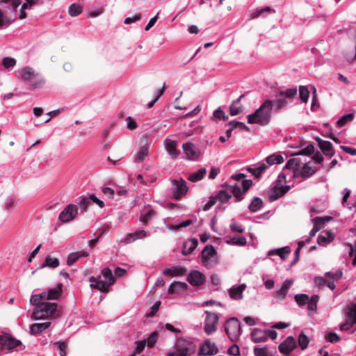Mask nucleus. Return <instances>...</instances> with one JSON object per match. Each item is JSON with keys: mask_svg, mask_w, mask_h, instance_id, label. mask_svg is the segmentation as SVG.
Wrapping results in <instances>:
<instances>
[{"mask_svg": "<svg viewBox=\"0 0 356 356\" xmlns=\"http://www.w3.org/2000/svg\"><path fill=\"white\" fill-rule=\"evenodd\" d=\"M296 95V88L280 90L278 96L281 97L264 100L254 113L248 115V122L249 124H257L261 126L267 125L271 120L272 113H279L287 106L288 101L286 99H293Z\"/></svg>", "mask_w": 356, "mask_h": 356, "instance_id": "1", "label": "nucleus"}, {"mask_svg": "<svg viewBox=\"0 0 356 356\" xmlns=\"http://www.w3.org/2000/svg\"><path fill=\"white\" fill-rule=\"evenodd\" d=\"M31 303L35 306L32 313V319L35 321L48 318L54 315L58 308L56 302L46 301L43 292L40 294L32 295L30 299Z\"/></svg>", "mask_w": 356, "mask_h": 356, "instance_id": "2", "label": "nucleus"}, {"mask_svg": "<svg viewBox=\"0 0 356 356\" xmlns=\"http://www.w3.org/2000/svg\"><path fill=\"white\" fill-rule=\"evenodd\" d=\"M225 330L232 341H237L242 333L241 323L236 318H231L227 320Z\"/></svg>", "mask_w": 356, "mask_h": 356, "instance_id": "3", "label": "nucleus"}, {"mask_svg": "<svg viewBox=\"0 0 356 356\" xmlns=\"http://www.w3.org/2000/svg\"><path fill=\"white\" fill-rule=\"evenodd\" d=\"M277 333L273 330H261L254 328L251 332V339L254 343H261L266 341L268 338L275 339Z\"/></svg>", "mask_w": 356, "mask_h": 356, "instance_id": "4", "label": "nucleus"}, {"mask_svg": "<svg viewBox=\"0 0 356 356\" xmlns=\"http://www.w3.org/2000/svg\"><path fill=\"white\" fill-rule=\"evenodd\" d=\"M202 261L205 266L211 267L218 263L217 252L212 245H207L202 251Z\"/></svg>", "mask_w": 356, "mask_h": 356, "instance_id": "5", "label": "nucleus"}, {"mask_svg": "<svg viewBox=\"0 0 356 356\" xmlns=\"http://www.w3.org/2000/svg\"><path fill=\"white\" fill-rule=\"evenodd\" d=\"M205 314L207 316L204 320V331L207 335H211L217 330L219 317L215 312L205 311Z\"/></svg>", "mask_w": 356, "mask_h": 356, "instance_id": "6", "label": "nucleus"}, {"mask_svg": "<svg viewBox=\"0 0 356 356\" xmlns=\"http://www.w3.org/2000/svg\"><path fill=\"white\" fill-rule=\"evenodd\" d=\"M173 197L179 200L186 195L188 191L186 181L182 178L171 180Z\"/></svg>", "mask_w": 356, "mask_h": 356, "instance_id": "7", "label": "nucleus"}, {"mask_svg": "<svg viewBox=\"0 0 356 356\" xmlns=\"http://www.w3.org/2000/svg\"><path fill=\"white\" fill-rule=\"evenodd\" d=\"M78 215V208L76 204H69L63 209L58 216V220L62 223L74 220Z\"/></svg>", "mask_w": 356, "mask_h": 356, "instance_id": "8", "label": "nucleus"}, {"mask_svg": "<svg viewBox=\"0 0 356 356\" xmlns=\"http://www.w3.org/2000/svg\"><path fill=\"white\" fill-rule=\"evenodd\" d=\"M21 341L13 338L10 334L2 332L0 334L1 349L12 350L21 345Z\"/></svg>", "mask_w": 356, "mask_h": 356, "instance_id": "9", "label": "nucleus"}, {"mask_svg": "<svg viewBox=\"0 0 356 356\" xmlns=\"http://www.w3.org/2000/svg\"><path fill=\"white\" fill-rule=\"evenodd\" d=\"M182 147L184 152L188 160H197L201 154L200 149L192 143H184L182 145Z\"/></svg>", "mask_w": 356, "mask_h": 356, "instance_id": "10", "label": "nucleus"}, {"mask_svg": "<svg viewBox=\"0 0 356 356\" xmlns=\"http://www.w3.org/2000/svg\"><path fill=\"white\" fill-rule=\"evenodd\" d=\"M218 353V348L215 343L209 339L205 340L200 348L198 355L203 356H211Z\"/></svg>", "mask_w": 356, "mask_h": 356, "instance_id": "11", "label": "nucleus"}, {"mask_svg": "<svg viewBox=\"0 0 356 356\" xmlns=\"http://www.w3.org/2000/svg\"><path fill=\"white\" fill-rule=\"evenodd\" d=\"M296 347V342L293 337L289 336L279 345V351L286 355H289Z\"/></svg>", "mask_w": 356, "mask_h": 356, "instance_id": "12", "label": "nucleus"}, {"mask_svg": "<svg viewBox=\"0 0 356 356\" xmlns=\"http://www.w3.org/2000/svg\"><path fill=\"white\" fill-rule=\"evenodd\" d=\"M90 282L91 288L99 290L102 292L108 291L109 286L111 285L107 281L103 280L100 275L97 277H90Z\"/></svg>", "mask_w": 356, "mask_h": 356, "instance_id": "13", "label": "nucleus"}, {"mask_svg": "<svg viewBox=\"0 0 356 356\" xmlns=\"http://www.w3.org/2000/svg\"><path fill=\"white\" fill-rule=\"evenodd\" d=\"M204 275L198 270H191L187 277V281L193 286H200L204 283Z\"/></svg>", "mask_w": 356, "mask_h": 356, "instance_id": "14", "label": "nucleus"}, {"mask_svg": "<svg viewBox=\"0 0 356 356\" xmlns=\"http://www.w3.org/2000/svg\"><path fill=\"white\" fill-rule=\"evenodd\" d=\"M63 284L59 283L55 286L49 289L47 291H43V296H44L46 301L49 300H58L63 292Z\"/></svg>", "mask_w": 356, "mask_h": 356, "instance_id": "15", "label": "nucleus"}, {"mask_svg": "<svg viewBox=\"0 0 356 356\" xmlns=\"http://www.w3.org/2000/svg\"><path fill=\"white\" fill-rule=\"evenodd\" d=\"M316 172V169L309 165V163H305L300 169L295 170V177L307 178Z\"/></svg>", "mask_w": 356, "mask_h": 356, "instance_id": "16", "label": "nucleus"}, {"mask_svg": "<svg viewBox=\"0 0 356 356\" xmlns=\"http://www.w3.org/2000/svg\"><path fill=\"white\" fill-rule=\"evenodd\" d=\"M39 74L35 72V70L31 67H25L22 70H21L17 76L19 79H23L25 81H31L35 77L38 76Z\"/></svg>", "mask_w": 356, "mask_h": 356, "instance_id": "17", "label": "nucleus"}, {"mask_svg": "<svg viewBox=\"0 0 356 356\" xmlns=\"http://www.w3.org/2000/svg\"><path fill=\"white\" fill-rule=\"evenodd\" d=\"M51 325V321H46L44 323H36L30 325V334L31 335H40L43 331L48 329Z\"/></svg>", "mask_w": 356, "mask_h": 356, "instance_id": "18", "label": "nucleus"}, {"mask_svg": "<svg viewBox=\"0 0 356 356\" xmlns=\"http://www.w3.org/2000/svg\"><path fill=\"white\" fill-rule=\"evenodd\" d=\"M140 222L143 225H147L156 216L155 210L150 206H145L141 211Z\"/></svg>", "mask_w": 356, "mask_h": 356, "instance_id": "19", "label": "nucleus"}, {"mask_svg": "<svg viewBox=\"0 0 356 356\" xmlns=\"http://www.w3.org/2000/svg\"><path fill=\"white\" fill-rule=\"evenodd\" d=\"M245 289V284H242L239 286L234 285L228 289L229 296L232 299L241 300L243 298V293Z\"/></svg>", "mask_w": 356, "mask_h": 356, "instance_id": "20", "label": "nucleus"}, {"mask_svg": "<svg viewBox=\"0 0 356 356\" xmlns=\"http://www.w3.org/2000/svg\"><path fill=\"white\" fill-rule=\"evenodd\" d=\"M316 140L318 141V146L321 149L322 152L325 156H332L334 154L333 146L331 142L327 140H323L318 137H317Z\"/></svg>", "mask_w": 356, "mask_h": 356, "instance_id": "21", "label": "nucleus"}, {"mask_svg": "<svg viewBox=\"0 0 356 356\" xmlns=\"http://www.w3.org/2000/svg\"><path fill=\"white\" fill-rule=\"evenodd\" d=\"M289 189V186H284L280 187H274L270 190L269 193V199L271 202L275 201L283 196Z\"/></svg>", "mask_w": 356, "mask_h": 356, "instance_id": "22", "label": "nucleus"}, {"mask_svg": "<svg viewBox=\"0 0 356 356\" xmlns=\"http://www.w3.org/2000/svg\"><path fill=\"white\" fill-rule=\"evenodd\" d=\"M147 236V232L144 229L137 230L132 233L128 234L124 238L125 243H131L136 240L143 239Z\"/></svg>", "mask_w": 356, "mask_h": 356, "instance_id": "23", "label": "nucleus"}, {"mask_svg": "<svg viewBox=\"0 0 356 356\" xmlns=\"http://www.w3.org/2000/svg\"><path fill=\"white\" fill-rule=\"evenodd\" d=\"M227 189L234 196V200H233L234 202H238L243 200L245 193L241 190L239 186L227 185Z\"/></svg>", "mask_w": 356, "mask_h": 356, "instance_id": "24", "label": "nucleus"}, {"mask_svg": "<svg viewBox=\"0 0 356 356\" xmlns=\"http://www.w3.org/2000/svg\"><path fill=\"white\" fill-rule=\"evenodd\" d=\"M186 268L184 267H172L167 268L163 270V274L165 276L177 277L182 276L186 273Z\"/></svg>", "mask_w": 356, "mask_h": 356, "instance_id": "25", "label": "nucleus"}, {"mask_svg": "<svg viewBox=\"0 0 356 356\" xmlns=\"http://www.w3.org/2000/svg\"><path fill=\"white\" fill-rule=\"evenodd\" d=\"M266 169H268L267 164L265 162H261L254 168H248L247 170L255 178H259Z\"/></svg>", "mask_w": 356, "mask_h": 356, "instance_id": "26", "label": "nucleus"}, {"mask_svg": "<svg viewBox=\"0 0 356 356\" xmlns=\"http://www.w3.org/2000/svg\"><path fill=\"white\" fill-rule=\"evenodd\" d=\"M177 143L175 140H166L165 143V147L168 154L173 159H175L179 154V151L176 149Z\"/></svg>", "mask_w": 356, "mask_h": 356, "instance_id": "27", "label": "nucleus"}, {"mask_svg": "<svg viewBox=\"0 0 356 356\" xmlns=\"http://www.w3.org/2000/svg\"><path fill=\"white\" fill-rule=\"evenodd\" d=\"M198 245L197 239L193 238L189 239L188 241L184 243L181 253L184 255H187L192 253Z\"/></svg>", "mask_w": 356, "mask_h": 356, "instance_id": "28", "label": "nucleus"}, {"mask_svg": "<svg viewBox=\"0 0 356 356\" xmlns=\"http://www.w3.org/2000/svg\"><path fill=\"white\" fill-rule=\"evenodd\" d=\"M89 253L86 250L70 253L67 257V264L68 266H72L79 258L86 257Z\"/></svg>", "mask_w": 356, "mask_h": 356, "instance_id": "29", "label": "nucleus"}, {"mask_svg": "<svg viewBox=\"0 0 356 356\" xmlns=\"http://www.w3.org/2000/svg\"><path fill=\"white\" fill-rule=\"evenodd\" d=\"M291 249L289 246H286L284 248H280L275 250H271L268 251V255H278L282 259H285L287 256L290 254Z\"/></svg>", "mask_w": 356, "mask_h": 356, "instance_id": "30", "label": "nucleus"}, {"mask_svg": "<svg viewBox=\"0 0 356 356\" xmlns=\"http://www.w3.org/2000/svg\"><path fill=\"white\" fill-rule=\"evenodd\" d=\"M262 162H265L268 168L273 165L281 164L284 162V159L282 155L273 154L268 156H267L264 161Z\"/></svg>", "mask_w": 356, "mask_h": 356, "instance_id": "31", "label": "nucleus"}, {"mask_svg": "<svg viewBox=\"0 0 356 356\" xmlns=\"http://www.w3.org/2000/svg\"><path fill=\"white\" fill-rule=\"evenodd\" d=\"M292 284H293V281L291 280H286L283 282L281 288L277 291V292H276L277 296L280 299L285 298V297L288 293V291H289V288L291 287V286L292 285Z\"/></svg>", "mask_w": 356, "mask_h": 356, "instance_id": "32", "label": "nucleus"}, {"mask_svg": "<svg viewBox=\"0 0 356 356\" xmlns=\"http://www.w3.org/2000/svg\"><path fill=\"white\" fill-rule=\"evenodd\" d=\"M263 207V201L260 197H254L251 200L248 205V209L252 212L256 213L259 211Z\"/></svg>", "mask_w": 356, "mask_h": 356, "instance_id": "33", "label": "nucleus"}, {"mask_svg": "<svg viewBox=\"0 0 356 356\" xmlns=\"http://www.w3.org/2000/svg\"><path fill=\"white\" fill-rule=\"evenodd\" d=\"M346 316L352 323L356 324V303H350L346 306Z\"/></svg>", "mask_w": 356, "mask_h": 356, "instance_id": "34", "label": "nucleus"}, {"mask_svg": "<svg viewBox=\"0 0 356 356\" xmlns=\"http://www.w3.org/2000/svg\"><path fill=\"white\" fill-rule=\"evenodd\" d=\"M207 173V170L205 168H201L197 170L196 172L191 173L188 179L192 182H196L201 180Z\"/></svg>", "mask_w": 356, "mask_h": 356, "instance_id": "35", "label": "nucleus"}, {"mask_svg": "<svg viewBox=\"0 0 356 356\" xmlns=\"http://www.w3.org/2000/svg\"><path fill=\"white\" fill-rule=\"evenodd\" d=\"M188 287V285L185 282H173L170 284V285L168 287V293H174L176 291H183L186 289Z\"/></svg>", "mask_w": 356, "mask_h": 356, "instance_id": "36", "label": "nucleus"}, {"mask_svg": "<svg viewBox=\"0 0 356 356\" xmlns=\"http://www.w3.org/2000/svg\"><path fill=\"white\" fill-rule=\"evenodd\" d=\"M334 239L333 234L331 232L326 233L325 235H319L317 238V243L320 245H327Z\"/></svg>", "mask_w": 356, "mask_h": 356, "instance_id": "37", "label": "nucleus"}, {"mask_svg": "<svg viewBox=\"0 0 356 356\" xmlns=\"http://www.w3.org/2000/svg\"><path fill=\"white\" fill-rule=\"evenodd\" d=\"M215 196L217 200L223 204L228 203L232 197V195L225 190L219 191Z\"/></svg>", "mask_w": 356, "mask_h": 356, "instance_id": "38", "label": "nucleus"}, {"mask_svg": "<svg viewBox=\"0 0 356 356\" xmlns=\"http://www.w3.org/2000/svg\"><path fill=\"white\" fill-rule=\"evenodd\" d=\"M302 163L298 158H293L289 159L285 165V168L289 170H293V175L295 176V170L296 169H300V166L302 165Z\"/></svg>", "mask_w": 356, "mask_h": 356, "instance_id": "39", "label": "nucleus"}, {"mask_svg": "<svg viewBox=\"0 0 356 356\" xmlns=\"http://www.w3.org/2000/svg\"><path fill=\"white\" fill-rule=\"evenodd\" d=\"M227 243L232 245L244 246L247 243V239L244 236H234L227 241Z\"/></svg>", "mask_w": 356, "mask_h": 356, "instance_id": "40", "label": "nucleus"}, {"mask_svg": "<svg viewBox=\"0 0 356 356\" xmlns=\"http://www.w3.org/2000/svg\"><path fill=\"white\" fill-rule=\"evenodd\" d=\"M319 300V296L317 294H314L310 298H309V301L307 302V310L309 312H312L316 313L317 311V303Z\"/></svg>", "mask_w": 356, "mask_h": 356, "instance_id": "41", "label": "nucleus"}, {"mask_svg": "<svg viewBox=\"0 0 356 356\" xmlns=\"http://www.w3.org/2000/svg\"><path fill=\"white\" fill-rule=\"evenodd\" d=\"M355 118L354 113H350L346 115H342L337 121V126L338 127H343L347 123L351 122Z\"/></svg>", "mask_w": 356, "mask_h": 356, "instance_id": "42", "label": "nucleus"}, {"mask_svg": "<svg viewBox=\"0 0 356 356\" xmlns=\"http://www.w3.org/2000/svg\"><path fill=\"white\" fill-rule=\"evenodd\" d=\"M275 13V10L272 8L267 6L264 8L257 9L251 13V18H257L259 16H264V13Z\"/></svg>", "mask_w": 356, "mask_h": 356, "instance_id": "43", "label": "nucleus"}, {"mask_svg": "<svg viewBox=\"0 0 356 356\" xmlns=\"http://www.w3.org/2000/svg\"><path fill=\"white\" fill-rule=\"evenodd\" d=\"M59 265V260L56 258H52L50 256H47L45 257V260L42 267H49L52 268H55L58 267Z\"/></svg>", "mask_w": 356, "mask_h": 356, "instance_id": "44", "label": "nucleus"}, {"mask_svg": "<svg viewBox=\"0 0 356 356\" xmlns=\"http://www.w3.org/2000/svg\"><path fill=\"white\" fill-rule=\"evenodd\" d=\"M148 155V147L143 146L140 151L138 152L136 157L135 158L136 163H141L145 160Z\"/></svg>", "mask_w": 356, "mask_h": 356, "instance_id": "45", "label": "nucleus"}, {"mask_svg": "<svg viewBox=\"0 0 356 356\" xmlns=\"http://www.w3.org/2000/svg\"><path fill=\"white\" fill-rule=\"evenodd\" d=\"M104 280L107 281L110 284H113L115 282V278L113 275V273L110 268H105L102 271Z\"/></svg>", "mask_w": 356, "mask_h": 356, "instance_id": "46", "label": "nucleus"}, {"mask_svg": "<svg viewBox=\"0 0 356 356\" xmlns=\"http://www.w3.org/2000/svg\"><path fill=\"white\" fill-rule=\"evenodd\" d=\"M298 345L302 350H305L307 348L309 339L307 335L305 334L303 332H302L298 336Z\"/></svg>", "mask_w": 356, "mask_h": 356, "instance_id": "47", "label": "nucleus"}, {"mask_svg": "<svg viewBox=\"0 0 356 356\" xmlns=\"http://www.w3.org/2000/svg\"><path fill=\"white\" fill-rule=\"evenodd\" d=\"M90 204V199L88 198V196H83L81 197V200L77 204V208H79L81 210V213H84L86 211L88 207Z\"/></svg>", "mask_w": 356, "mask_h": 356, "instance_id": "48", "label": "nucleus"}, {"mask_svg": "<svg viewBox=\"0 0 356 356\" xmlns=\"http://www.w3.org/2000/svg\"><path fill=\"white\" fill-rule=\"evenodd\" d=\"M296 303L300 306H305L309 301V296L305 293L296 294L294 297Z\"/></svg>", "mask_w": 356, "mask_h": 356, "instance_id": "49", "label": "nucleus"}, {"mask_svg": "<svg viewBox=\"0 0 356 356\" xmlns=\"http://www.w3.org/2000/svg\"><path fill=\"white\" fill-rule=\"evenodd\" d=\"M242 111V105L240 103L233 101L229 107V112L232 116H235Z\"/></svg>", "mask_w": 356, "mask_h": 356, "instance_id": "50", "label": "nucleus"}, {"mask_svg": "<svg viewBox=\"0 0 356 356\" xmlns=\"http://www.w3.org/2000/svg\"><path fill=\"white\" fill-rule=\"evenodd\" d=\"M192 224H193V220L191 219H188L181 222H175L170 226L172 229H178L180 228L186 227Z\"/></svg>", "mask_w": 356, "mask_h": 356, "instance_id": "51", "label": "nucleus"}, {"mask_svg": "<svg viewBox=\"0 0 356 356\" xmlns=\"http://www.w3.org/2000/svg\"><path fill=\"white\" fill-rule=\"evenodd\" d=\"M342 275H343V272L340 269H338V270H335L334 272L330 271V272H327L325 273V276L326 277L330 278L334 281L339 280L342 277Z\"/></svg>", "mask_w": 356, "mask_h": 356, "instance_id": "52", "label": "nucleus"}, {"mask_svg": "<svg viewBox=\"0 0 356 356\" xmlns=\"http://www.w3.org/2000/svg\"><path fill=\"white\" fill-rule=\"evenodd\" d=\"M299 95L303 102H307L309 97V92L307 86H300L299 87Z\"/></svg>", "mask_w": 356, "mask_h": 356, "instance_id": "53", "label": "nucleus"}, {"mask_svg": "<svg viewBox=\"0 0 356 356\" xmlns=\"http://www.w3.org/2000/svg\"><path fill=\"white\" fill-rule=\"evenodd\" d=\"M82 13V8L75 3L72 4L69 8V14L72 17H76Z\"/></svg>", "mask_w": 356, "mask_h": 356, "instance_id": "54", "label": "nucleus"}, {"mask_svg": "<svg viewBox=\"0 0 356 356\" xmlns=\"http://www.w3.org/2000/svg\"><path fill=\"white\" fill-rule=\"evenodd\" d=\"M16 64V60L13 58L6 57L2 60V65L5 69H9L13 67Z\"/></svg>", "mask_w": 356, "mask_h": 356, "instance_id": "55", "label": "nucleus"}, {"mask_svg": "<svg viewBox=\"0 0 356 356\" xmlns=\"http://www.w3.org/2000/svg\"><path fill=\"white\" fill-rule=\"evenodd\" d=\"M327 277H316L314 278V284L316 287L323 288L326 286Z\"/></svg>", "mask_w": 356, "mask_h": 356, "instance_id": "56", "label": "nucleus"}, {"mask_svg": "<svg viewBox=\"0 0 356 356\" xmlns=\"http://www.w3.org/2000/svg\"><path fill=\"white\" fill-rule=\"evenodd\" d=\"M158 336V332L156 331H154L152 332V334L149 335L147 339H146V343H147V346L149 348H152L155 345Z\"/></svg>", "mask_w": 356, "mask_h": 356, "instance_id": "57", "label": "nucleus"}, {"mask_svg": "<svg viewBox=\"0 0 356 356\" xmlns=\"http://www.w3.org/2000/svg\"><path fill=\"white\" fill-rule=\"evenodd\" d=\"M229 228L232 232L242 233L244 232V227L238 222L232 221L229 225Z\"/></svg>", "mask_w": 356, "mask_h": 356, "instance_id": "58", "label": "nucleus"}, {"mask_svg": "<svg viewBox=\"0 0 356 356\" xmlns=\"http://www.w3.org/2000/svg\"><path fill=\"white\" fill-rule=\"evenodd\" d=\"M35 78H36L35 80L32 79L31 81V86L34 88H41L45 83V79L43 77H42L41 76H40V74L38 75V76H37Z\"/></svg>", "mask_w": 356, "mask_h": 356, "instance_id": "59", "label": "nucleus"}, {"mask_svg": "<svg viewBox=\"0 0 356 356\" xmlns=\"http://www.w3.org/2000/svg\"><path fill=\"white\" fill-rule=\"evenodd\" d=\"M314 152V146L312 144H309L307 145L306 147L301 149L298 154L296 155H311Z\"/></svg>", "mask_w": 356, "mask_h": 356, "instance_id": "60", "label": "nucleus"}, {"mask_svg": "<svg viewBox=\"0 0 356 356\" xmlns=\"http://www.w3.org/2000/svg\"><path fill=\"white\" fill-rule=\"evenodd\" d=\"M325 340L328 342L334 343L340 340V337L335 332H329L325 335Z\"/></svg>", "mask_w": 356, "mask_h": 356, "instance_id": "61", "label": "nucleus"}, {"mask_svg": "<svg viewBox=\"0 0 356 356\" xmlns=\"http://www.w3.org/2000/svg\"><path fill=\"white\" fill-rule=\"evenodd\" d=\"M254 353L255 356H270L268 354V350L266 347L259 348L255 347L254 348Z\"/></svg>", "mask_w": 356, "mask_h": 356, "instance_id": "62", "label": "nucleus"}, {"mask_svg": "<svg viewBox=\"0 0 356 356\" xmlns=\"http://www.w3.org/2000/svg\"><path fill=\"white\" fill-rule=\"evenodd\" d=\"M146 339L136 341L135 354H140L145 348Z\"/></svg>", "mask_w": 356, "mask_h": 356, "instance_id": "63", "label": "nucleus"}, {"mask_svg": "<svg viewBox=\"0 0 356 356\" xmlns=\"http://www.w3.org/2000/svg\"><path fill=\"white\" fill-rule=\"evenodd\" d=\"M88 198L90 199V203L94 202L97 204L100 208H103L104 207V203L102 200H99L95 194L92 193L88 196Z\"/></svg>", "mask_w": 356, "mask_h": 356, "instance_id": "64", "label": "nucleus"}]
</instances>
